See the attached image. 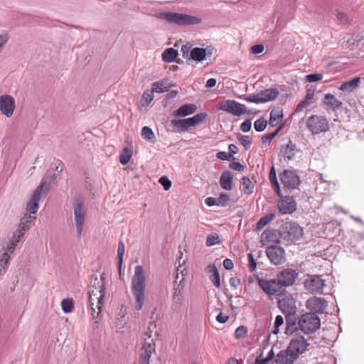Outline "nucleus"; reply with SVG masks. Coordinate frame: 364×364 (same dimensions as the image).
Masks as SVG:
<instances>
[{"label": "nucleus", "instance_id": "nucleus-1", "mask_svg": "<svg viewBox=\"0 0 364 364\" xmlns=\"http://www.w3.org/2000/svg\"><path fill=\"white\" fill-rule=\"evenodd\" d=\"M131 292L134 299V308L142 309L146 299V282L144 269L141 265H136L131 282Z\"/></svg>", "mask_w": 364, "mask_h": 364}, {"label": "nucleus", "instance_id": "nucleus-2", "mask_svg": "<svg viewBox=\"0 0 364 364\" xmlns=\"http://www.w3.org/2000/svg\"><path fill=\"white\" fill-rule=\"evenodd\" d=\"M156 16L158 18L166 20L169 23L178 26L196 25L202 21L199 17L176 12H161Z\"/></svg>", "mask_w": 364, "mask_h": 364}, {"label": "nucleus", "instance_id": "nucleus-3", "mask_svg": "<svg viewBox=\"0 0 364 364\" xmlns=\"http://www.w3.org/2000/svg\"><path fill=\"white\" fill-rule=\"evenodd\" d=\"M321 326V319L318 316L312 312L302 314L297 321L295 330H299L305 334H309L316 331Z\"/></svg>", "mask_w": 364, "mask_h": 364}, {"label": "nucleus", "instance_id": "nucleus-4", "mask_svg": "<svg viewBox=\"0 0 364 364\" xmlns=\"http://www.w3.org/2000/svg\"><path fill=\"white\" fill-rule=\"evenodd\" d=\"M205 112H200L192 117L187 119H174L170 122V125L173 127V132H183L190 127H195L202 123L207 117Z\"/></svg>", "mask_w": 364, "mask_h": 364}, {"label": "nucleus", "instance_id": "nucleus-5", "mask_svg": "<svg viewBox=\"0 0 364 364\" xmlns=\"http://www.w3.org/2000/svg\"><path fill=\"white\" fill-rule=\"evenodd\" d=\"M306 125L313 135L326 133L329 130L328 120L323 115H311L306 119Z\"/></svg>", "mask_w": 364, "mask_h": 364}, {"label": "nucleus", "instance_id": "nucleus-6", "mask_svg": "<svg viewBox=\"0 0 364 364\" xmlns=\"http://www.w3.org/2000/svg\"><path fill=\"white\" fill-rule=\"evenodd\" d=\"M281 238L287 241H296L303 236V229L294 222H286L279 228Z\"/></svg>", "mask_w": 364, "mask_h": 364}, {"label": "nucleus", "instance_id": "nucleus-7", "mask_svg": "<svg viewBox=\"0 0 364 364\" xmlns=\"http://www.w3.org/2000/svg\"><path fill=\"white\" fill-rule=\"evenodd\" d=\"M46 183L41 182V184L33 191L31 198L26 203V210L30 214H36L39 208L38 203L42 197H46L48 193L44 189Z\"/></svg>", "mask_w": 364, "mask_h": 364}, {"label": "nucleus", "instance_id": "nucleus-8", "mask_svg": "<svg viewBox=\"0 0 364 364\" xmlns=\"http://www.w3.org/2000/svg\"><path fill=\"white\" fill-rule=\"evenodd\" d=\"M73 212L77 237H80L85 223V210L80 198H75L73 201Z\"/></svg>", "mask_w": 364, "mask_h": 364}, {"label": "nucleus", "instance_id": "nucleus-9", "mask_svg": "<svg viewBox=\"0 0 364 364\" xmlns=\"http://www.w3.org/2000/svg\"><path fill=\"white\" fill-rule=\"evenodd\" d=\"M305 289L311 293H322L326 280L321 275H309L304 281Z\"/></svg>", "mask_w": 364, "mask_h": 364}, {"label": "nucleus", "instance_id": "nucleus-10", "mask_svg": "<svg viewBox=\"0 0 364 364\" xmlns=\"http://www.w3.org/2000/svg\"><path fill=\"white\" fill-rule=\"evenodd\" d=\"M280 181L287 189H296L300 184V178L297 173L291 170H284L279 175Z\"/></svg>", "mask_w": 364, "mask_h": 364}, {"label": "nucleus", "instance_id": "nucleus-11", "mask_svg": "<svg viewBox=\"0 0 364 364\" xmlns=\"http://www.w3.org/2000/svg\"><path fill=\"white\" fill-rule=\"evenodd\" d=\"M218 109L234 116H240L247 112V107L245 105L231 100L222 102Z\"/></svg>", "mask_w": 364, "mask_h": 364}, {"label": "nucleus", "instance_id": "nucleus-12", "mask_svg": "<svg viewBox=\"0 0 364 364\" xmlns=\"http://www.w3.org/2000/svg\"><path fill=\"white\" fill-rule=\"evenodd\" d=\"M298 277V273L292 269H284L277 274V279L282 288L293 285Z\"/></svg>", "mask_w": 364, "mask_h": 364}, {"label": "nucleus", "instance_id": "nucleus-13", "mask_svg": "<svg viewBox=\"0 0 364 364\" xmlns=\"http://www.w3.org/2000/svg\"><path fill=\"white\" fill-rule=\"evenodd\" d=\"M257 283L259 287L267 295H274L280 291L282 288L277 278L273 279H266L262 278H257Z\"/></svg>", "mask_w": 364, "mask_h": 364}, {"label": "nucleus", "instance_id": "nucleus-14", "mask_svg": "<svg viewBox=\"0 0 364 364\" xmlns=\"http://www.w3.org/2000/svg\"><path fill=\"white\" fill-rule=\"evenodd\" d=\"M266 254L272 264H282L285 262V252L283 247L271 245L267 248Z\"/></svg>", "mask_w": 364, "mask_h": 364}, {"label": "nucleus", "instance_id": "nucleus-15", "mask_svg": "<svg viewBox=\"0 0 364 364\" xmlns=\"http://www.w3.org/2000/svg\"><path fill=\"white\" fill-rule=\"evenodd\" d=\"M308 346L307 341L300 336L292 338L287 348L293 355H296L298 359L299 356L305 352Z\"/></svg>", "mask_w": 364, "mask_h": 364}, {"label": "nucleus", "instance_id": "nucleus-16", "mask_svg": "<svg viewBox=\"0 0 364 364\" xmlns=\"http://www.w3.org/2000/svg\"><path fill=\"white\" fill-rule=\"evenodd\" d=\"M279 309L284 314L296 313V301L291 295H285L277 301Z\"/></svg>", "mask_w": 364, "mask_h": 364}, {"label": "nucleus", "instance_id": "nucleus-17", "mask_svg": "<svg viewBox=\"0 0 364 364\" xmlns=\"http://www.w3.org/2000/svg\"><path fill=\"white\" fill-rule=\"evenodd\" d=\"M15 109L14 98L9 95H3L0 96V111L6 117L12 116Z\"/></svg>", "mask_w": 364, "mask_h": 364}, {"label": "nucleus", "instance_id": "nucleus-18", "mask_svg": "<svg viewBox=\"0 0 364 364\" xmlns=\"http://www.w3.org/2000/svg\"><path fill=\"white\" fill-rule=\"evenodd\" d=\"M306 307L315 314H322L327 307V302L323 298L314 296L306 301Z\"/></svg>", "mask_w": 364, "mask_h": 364}, {"label": "nucleus", "instance_id": "nucleus-19", "mask_svg": "<svg viewBox=\"0 0 364 364\" xmlns=\"http://www.w3.org/2000/svg\"><path fill=\"white\" fill-rule=\"evenodd\" d=\"M184 305L185 301L183 297V287L180 283L177 285V287L174 288L172 299V309L173 311H178Z\"/></svg>", "mask_w": 364, "mask_h": 364}, {"label": "nucleus", "instance_id": "nucleus-20", "mask_svg": "<svg viewBox=\"0 0 364 364\" xmlns=\"http://www.w3.org/2000/svg\"><path fill=\"white\" fill-rule=\"evenodd\" d=\"M278 208L282 214H290L296 210V205L293 197L285 196L279 202Z\"/></svg>", "mask_w": 364, "mask_h": 364}, {"label": "nucleus", "instance_id": "nucleus-21", "mask_svg": "<svg viewBox=\"0 0 364 364\" xmlns=\"http://www.w3.org/2000/svg\"><path fill=\"white\" fill-rule=\"evenodd\" d=\"M154 351V343L153 339H151L149 342H148L146 339H145L144 345L141 348L139 364H150L149 360Z\"/></svg>", "mask_w": 364, "mask_h": 364}, {"label": "nucleus", "instance_id": "nucleus-22", "mask_svg": "<svg viewBox=\"0 0 364 364\" xmlns=\"http://www.w3.org/2000/svg\"><path fill=\"white\" fill-rule=\"evenodd\" d=\"M297 360L296 355H293L288 348L281 350L275 357L274 362L275 364H294Z\"/></svg>", "mask_w": 364, "mask_h": 364}, {"label": "nucleus", "instance_id": "nucleus-23", "mask_svg": "<svg viewBox=\"0 0 364 364\" xmlns=\"http://www.w3.org/2000/svg\"><path fill=\"white\" fill-rule=\"evenodd\" d=\"M88 293H89V302H90V305L91 310H92V315L93 318L95 319V312L96 311V309L94 307V302H93L94 296H98V299H100V300H104V297L105 295V287H99V289L97 287L90 288Z\"/></svg>", "mask_w": 364, "mask_h": 364}, {"label": "nucleus", "instance_id": "nucleus-24", "mask_svg": "<svg viewBox=\"0 0 364 364\" xmlns=\"http://www.w3.org/2000/svg\"><path fill=\"white\" fill-rule=\"evenodd\" d=\"M197 110V106L194 104H186L181 106L178 109L175 110L172 115L176 117H186L195 113Z\"/></svg>", "mask_w": 364, "mask_h": 364}, {"label": "nucleus", "instance_id": "nucleus-25", "mask_svg": "<svg viewBox=\"0 0 364 364\" xmlns=\"http://www.w3.org/2000/svg\"><path fill=\"white\" fill-rule=\"evenodd\" d=\"M233 178L234 176L230 171L223 172L219 181L221 188L226 191H230L233 188Z\"/></svg>", "mask_w": 364, "mask_h": 364}, {"label": "nucleus", "instance_id": "nucleus-26", "mask_svg": "<svg viewBox=\"0 0 364 364\" xmlns=\"http://www.w3.org/2000/svg\"><path fill=\"white\" fill-rule=\"evenodd\" d=\"M279 94V92L277 88L264 89L259 92L262 103L274 100Z\"/></svg>", "mask_w": 364, "mask_h": 364}, {"label": "nucleus", "instance_id": "nucleus-27", "mask_svg": "<svg viewBox=\"0 0 364 364\" xmlns=\"http://www.w3.org/2000/svg\"><path fill=\"white\" fill-rule=\"evenodd\" d=\"M207 272L210 274L209 279L216 288H220V277L219 272L215 264H209Z\"/></svg>", "mask_w": 364, "mask_h": 364}, {"label": "nucleus", "instance_id": "nucleus-28", "mask_svg": "<svg viewBox=\"0 0 364 364\" xmlns=\"http://www.w3.org/2000/svg\"><path fill=\"white\" fill-rule=\"evenodd\" d=\"M207 54V49L196 47L191 50L190 57L188 59H192L196 62H201L205 60Z\"/></svg>", "mask_w": 364, "mask_h": 364}, {"label": "nucleus", "instance_id": "nucleus-29", "mask_svg": "<svg viewBox=\"0 0 364 364\" xmlns=\"http://www.w3.org/2000/svg\"><path fill=\"white\" fill-rule=\"evenodd\" d=\"M323 102L328 106L333 111H336L342 107L343 103L338 101L333 95L328 93L325 95Z\"/></svg>", "mask_w": 364, "mask_h": 364}, {"label": "nucleus", "instance_id": "nucleus-30", "mask_svg": "<svg viewBox=\"0 0 364 364\" xmlns=\"http://www.w3.org/2000/svg\"><path fill=\"white\" fill-rule=\"evenodd\" d=\"M296 144L289 141L285 146L282 148L281 152L284 158H287L288 160H291L296 155Z\"/></svg>", "mask_w": 364, "mask_h": 364}, {"label": "nucleus", "instance_id": "nucleus-31", "mask_svg": "<svg viewBox=\"0 0 364 364\" xmlns=\"http://www.w3.org/2000/svg\"><path fill=\"white\" fill-rule=\"evenodd\" d=\"M360 82V77H354L351 80L343 83L339 89L342 91L351 92L359 85Z\"/></svg>", "mask_w": 364, "mask_h": 364}, {"label": "nucleus", "instance_id": "nucleus-32", "mask_svg": "<svg viewBox=\"0 0 364 364\" xmlns=\"http://www.w3.org/2000/svg\"><path fill=\"white\" fill-rule=\"evenodd\" d=\"M36 219L35 216L25 215L20 220L19 228L22 232H25L29 229L31 223Z\"/></svg>", "mask_w": 364, "mask_h": 364}, {"label": "nucleus", "instance_id": "nucleus-33", "mask_svg": "<svg viewBox=\"0 0 364 364\" xmlns=\"http://www.w3.org/2000/svg\"><path fill=\"white\" fill-rule=\"evenodd\" d=\"M178 55V50L173 48H166L162 53V59L167 63L173 62Z\"/></svg>", "mask_w": 364, "mask_h": 364}, {"label": "nucleus", "instance_id": "nucleus-34", "mask_svg": "<svg viewBox=\"0 0 364 364\" xmlns=\"http://www.w3.org/2000/svg\"><path fill=\"white\" fill-rule=\"evenodd\" d=\"M241 181L244 193L246 195L252 194L254 191V185L249 177L243 176L241 179Z\"/></svg>", "mask_w": 364, "mask_h": 364}, {"label": "nucleus", "instance_id": "nucleus-35", "mask_svg": "<svg viewBox=\"0 0 364 364\" xmlns=\"http://www.w3.org/2000/svg\"><path fill=\"white\" fill-rule=\"evenodd\" d=\"M283 114L279 110L273 109L270 112L269 124L272 127L277 126L282 120Z\"/></svg>", "mask_w": 364, "mask_h": 364}, {"label": "nucleus", "instance_id": "nucleus-36", "mask_svg": "<svg viewBox=\"0 0 364 364\" xmlns=\"http://www.w3.org/2000/svg\"><path fill=\"white\" fill-rule=\"evenodd\" d=\"M132 149L129 147H124L119 155V160L122 164H127L132 156Z\"/></svg>", "mask_w": 364, "mask_h": 364}, {"label": "nucleus", "instance_id": "nucleus-37", "mask_svg": "<svg viewBox=\"0 0 364 364\" xmlns=\"http://www.w3.org/2000/svg\"><path fill=\"white\" fill-rule=\"evenodd\" d=\"M153 100L154 92H152V90H147L145 92H144L142 95L141 104L143 107H146L152 102Z\"/></svg>", "mask_w": 364, "mask_h": 364}, {"label": "nucleus", "instance_id": "nucleus-38", "mask_svg": "<svg viewBox=\"0 0 364 364\" xmlns=\"http://www.w3.org/2000/svg\"><path fill=\"white\" fill-rule=\"evenodd\" d=\"M274 217L275 215L274 214H268L261 218L257 223V230H261L263 229L265 225L274 218Z\"/></svg>", "mask_w": 364, "mask_h": 364}, {"label": "nucleus", "instance_id": "nucleus-39", "mask_svg": "<svg viewBox=\"0 0 364 364\" xmlns=\"http://www.w3.org/2000/svg\"><path fill=\"white\" fill-rule=\"evenodd\" d=\"M125 252V246L124 242L120 240L118 244V250H117V258H118V269L119 273L121 272L122 264L123 262V256Z\"/></svg>", "mask_w": 364, "mask_h": 364}, {"label": "nucleus", "instance_id": "nucleus-40", "mask_svg": "<svg viewBox=\"0 0 364 364\" xmlns=\"http://www.w3.org/2000/svg\"><path fill=\"white\" fill-rule=\"evenodd\" d=\"M286 317L287 329L297 326L298 318L296 317V313H289L284 314Z\"/></svg>", "mask_w": 364, "mask_h": 364}, {"label": "nucleus", "instance_id": "nucleus-41", "mask_svg": "<svg viewBox=\"0 0 364 364\" xmlns=\"http://www.w3.org/2000/svg\"><path fill=\"white\" fill-rule=\"evenodd\" d=\"M104 275V273L102 274L100 276V279H98L96 276L92 275L90 279V288L97 287L99 289V287H105Z\"/></svg>", "mask_w": 364, "mask_h": 364}, {"label": "nucleus", "instance_id": "nucleus-42", "mask_svg": "<svg viewBox=\"0 0 364 364\" xmlns=\"http://www.w3.org/2000/svg\"><path fill=\"white\" fill-rule=\"evenodd\" d=\"M167 86L164 81H157L152 84V92L162 93L167 90Z\"/></svg>", "mask_w": 364, "mask_h": 364}, {"label": "nucleus", "instance_id": "nucleus-43", "mask_svg": "<svg viewBox=\"0 0 364 364\" xmlns=\"http://www.w3.org/2000/svg\"><path fill=\"white\" fill-rule=\"evenodd\" d=\"M61 307L63 311L68 314L73 311L74 309L73 301L70 299H64L61 301Z\"/></svg>", "mask_w": 364, "mask_h": 364}, {"label": "nucleus", "instance_id": "nucleus-44", "mask_svg": "<svg viewBox=\"0 0 364 364\" xmlns=\"http://www.w3.org/2000/svg\"><path fill=\"white\" fill-rule=\"evenodd\" d=\"M237 139L246 150L250 148L252 139L249 136H245L239 134L237 135Z\"/></svg>", "mask_w": 364, "mask_h": 364}, {"label": "nucleus", "instance_id": "nucleus-45", "mask_svg": "<svg viewBox=\"0 0 364 364\" xmlns=\"http://www.w3.org/2000/svg\"><path fill=\"white\" fill-rule=\"evenodd\" d=\"M141 136L149 141H153L155 139V135L153 130L147 126H145L142 128Z\"/></svg>", "mask_w": 364, "mask_h": 364}, {"label": "nucleus", "instance_id": "nucleus-46", "mask_svg": "<svg viewBox=\"0 0 364 364\" xmlns=\"http://www.w3.org/2000/svg\"><path fill=\"white\" fill-rule=\"evenodd\" d=\"M93 302L94 307L96 309V311L95 312V318H98L102 312V306L103 305L104 300H100V299H98V296H94Z\"/></svg>", "mask_w": 364, "mask_h": 364}, {"label": "nucleus", "instance_id": "nucleus-47", "mask_svg": "<svg viewBox=\"0 0 364 364\" xmlns=\"http://www.w3.org/2000/svg\"><path fill=\"white\" fill-rule=\"evenodd\" d=\"M9 260L10 255H9V252H4L0 259V274L7 268Z\"/></svg>", "mask_w": 364, "mask_h": 364}, {"label": "nucleus", "instance_id": "nucleus-48", "mask_svg": "<svg viewBox=\"0 0 364 364\" xmlns=\"http://www.w3.org/2000/svg\"><path fill=\"white\" fill-rule=\"evenodd\" d=\"M281 127L277 129L274 132L270 134H265L262 137V142L263 144H269L271 141L278 134L281 130Z\"/></svg>", "mask_w": 364, "mask_h": 364}, {"label": "nucleus", "instance_id": "nucleus-49", "mask_svg": "<svg viewBox=\"0 0 364 364\" xmlns=\"http://www.w3.org/2000/svg\"><path fill=\"white\" fill-rule=\"evenodd\" d=\"M247 328L244 326H240L237 328L235 332V338L238 340L243 339L247 334Z\"/></svg>", "mask_w": 364, "mask_h": 364}, {"label": "nucleus", "instance_id": "nucleus-50", "mask_svg": "<svg viewBox=\"0 0 364 364\" xmlns=\"http://www.w3.org/2000/svg\"><path fill=\"white\" fill-rule=\"evenodd\" d=\"M219 243H220L219 236L216 233L210 234L206 238L205 245L208 247H211V246H213V245L219 244Z\"/></svg>", "mask_w": 364, "mask_h": 364}, {"label": "nucleus", "instance_id": "nucleus-51", "mask_svg": "<svg viewBox=\"0 0 364 364\" xmlns=\"http://www.w3.org/2000/svg\"><path fill=\"white\" fill-rule=\"evenodd\" d=\"M267 124V121L264 118L261 117L255 122L254 127L257 132H260L265 129Z\"/></svg>", "mask_w": 364, "mask_h": 364}, {"label": "nucleus", "instance_id": "nucleus-52", "mask_svg": "<svg viewBox=\"0 0 364 364\" xmlns=\"http://www.w3.org/2000/svg\"><path fill=\"white\" fill-rule=\"evenodd\" d=\"M218 206L225 207L230 201V196L228 193H221L218 198H217Z\"/></svg>", "mask_w": 364, "mask_h": 364}, {"label": "nucleus", "instance_id": "nucleus-53", "mask_svg": "<svg viewBox=\"0 0 364 364\" xmlns=\"http://www.w3.org/2000/svg\"><path fill=\"white\" fill-rule=\"evenodd\" d=\"M244 100L248 102H254L256 104L262 103L261 98L259 97V92L257 94L250 95L244 97Z\"/></svg>", "mask_w": 364, "mask_h": 364}, {"label": "nucleus", "instance_id": "nucleus-54", "mask_svg": "<svg viewBox=\"0 0 364 364\" xmlns=\"http://www.w3.org/2000/svg\"><path fill=\"white\" fill-rule=\"evenodd\" d=\"M275 232L273 230H266L262 234V237L265 240L270 242L274 240Z\"/></svg>", "mask_w": 364, "mask_h": 364}, {"label": "nucleus", "instance_id": "nucleus-55", "mask_svg": "<svg viewBox=\"0 0 364 364\" xmlns=\"http://www.w3.org/2000/svg\"><path fill=\"white\" fill-rule=\"evenodd\" d=\"M306 80L309 82H317L323 78V75L321 73H313L306 75Z\"/></svg>", "mask_w": 364, "mask_h": 364}, {"label": "nucleus", "instance_id": "nucleus-56", "mask_svg": "<svg viewBox=\"0 0 364 364\" xmlns=\"http://www.w3.org/2000/svg\"><path fill=\"white\" fill-rule=\"evenodd\" d=\"M248 261H249V270L252 272L255 270L257 267V262L254 258V256L252 253H249L247 255Z\"/></svg>", "mask_w": 364, "mask_h": 364}, {"label": "nucleus", "instance_id": "nucleus-57", "mask_svg": "<svg viewBox=\"0 0 364 364\" xmlns=\"http://www.w3.org/2000/svg\"><path fill=\"white\" fill-rule=\"evenodd\" d=\"M311 102L307 100L306 98L301 100L299 105L296 106V112H302L305 108L310 106Z\"/></svg>", "mask_w": 364, "mask_h": 364}, {"label": "nucleus", "instance_id": "nucleus-58", "mask_svg": "<svg viewBox=\"0 0 364 364\" xmlns=\"http://www.w3.org/2000/svg\"><path fill=\"white\" fill-rule=\"evenodd\" d=\"M284 323V318L281 315H278L276 316L274 321V330L273 331L274 333H277L279 332V328Z\"/></svg>", "mask_w": 364, "mask_h": 364}, {"label": "nucleus", "instance_id": "nucleus-59", "mask_svg": "<svg viewBox=\"0 0 364 364\" xmlns=\"http://www.w3.org/2000/svg\"><path fill=\"white\" fill-rule=\"evenodd\" d=\"M269 178L272 186L276 183L277 184L278 181L277 178L276 170L274 166H272L270 168Z\"/></svg>", "mask_w": 364, "mask_h": 364}, {"label": "nucleus", "instance_id": "nucleus-60", "mask_svg": "<svg viewBox=\"0 0 364 364\" xmlns=\"http://www.w3.org/2000/svg\"><path fill=\"white\" fill-rule=\"evenodd\" d=\"M229 167L235 171H237L240 172L243 171L245 168V166L243 164L236 161H232L230 164Z\"/></svg>", "mask_w": 364, "mask_h": 364}, {"label": "nucleus", "instance_id": "nucleus-61", "mask_svg": "<svg viewBox=\"0 0 364 364\" xmlns=\"http://www.w3.org/2000/svg\"><path fill=\"white\" fill-rule=\"evenodd\" d=\"M159 183L163 186L165 191L169 190L171 186V181L165 176L160 178Z\"/></svg>", "mask_w": 364, "mask_h": 364}, {"label": "nucleus", "instance_id": "nucleus-62", "mask_svg": "<svg viewBox=\"0 0 364 364\" xmlns=\"http://www.w3.org/2000/svg\"><path fill=\"white\" fill-rule=\"evenodd\" d=\"M251 127H252L251 119H246L240 125V129L243 132H250L251 129Z\"/></svg>", "mask_w": 364, "mask_h": 364}, {"label": "nucleus", "instance_id": "nucleus-63", "mask_svg": "<svg viewBox=\"0 0 364 364\" xmlns=\"http://www.w3.org/2000/svg\"><path fill=\"white\" fill-rule=\"evenodd\" d=\"M264 50V46L262 44H257L252 46L251 52L253 54H259Z\"/></svg>", "mask_w": 364, "mask_h": 364}, {"label": "nucleus", "instance_id": "nucleus-64", "mask_svg": "<svg viewBox=\"0 0 364 364\" xmlns=\"http://www.w3.org/2000/svg\"><path fill=\"white\" fill-rule=\"evenodd\" d=\"M338 20L342 23H348V16L346 13L342 11H338L336 14Z\"/></svg>", "mask_w": 364, "mask_h": 364}]
</instances>
